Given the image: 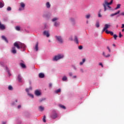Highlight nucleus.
Masks as SVG:
<instances>
[{"instance_id": "nucleus-56", "label": "nucleus", "mask_w": 124, "mask_h": 124, "mask_svg": "<svg viewBox=\"0 0 124 124\" xmlns=\"http://www.w3.org/2000/svg\"><path fill=\"white\" fill-rule=\"evenodd\" d=\"M69 39H70V41H72L73 40V38L72 37H70L69 38Z\"/></svg>"}, {"instance_id": "nucleus-25", "label": "nucleus", "mask_w": 124, "mask_h": 124, "mask_svg": "<svg viewBox=\"0 0 124 124\" xmlns=\"http://www.w3.org/2000/svg\"><path fill=\"white\" fill-rule=\"evenodd\" d=\"M4 6V3L0 2V8H2Z\"/></svg>"}, {"instance_id": "nucleus-52", "label": "nucleus", "mask_w": 124, "mask_h": 124, "mask_svg": "<svg viewBox=\"0 0 124 124\" xmlns=\"http://www.w3.org/2000/svg\"><path fill=\"white\" fill-rule=\"evenodd\" d=\"M49 87H52V83H49Z\"/></svg>"}, {"instance_id": "nucleus-62", "label": "nucleus", "mask_w": 124, "mask_h": 124, "mask_svg": "<svg viewBox=\"0 0 124 124\" xmlns=\"http://www.w3.org/2000/svg\"><path fill=\"white\" fill-rule=\"evenodd\" d=\"M42 100H40V102H42Z\"/></svg>"}, {"instance_id": "nucleus-33", "label": "nucleus", "mask_w": 124, "mask_h": 124, "mask_svg": "<svg viewBox=\"0 0 124 124\" xmlns=\"http://www.w3.org/2000/svg\"><path fill=\"white\" fill-rule=\"evenodd\" d=\"M8 89H9V90L11 91V90H13V87H12V86L9 85V86H8Z\"/></svg>"}, {"instance_id": "nucleus-16", "label": "nucleus", "mask_w": 124, "mask_h": 124, "mask_svg": "<svg viewBox=\"0 0 124 124\" xmlns=\"http://www.w3.org/2000/svg\"><path fill=\"white\" fill-rule=\"evenodd\" d=\"M1 38L2 40H4L5 42H6L7 43H8V40H7V38L5 36L2 35L1 36Z\"/></svg>"}, {"instance_id": "nucleus-18", "label": "nucleus", "mask_w": 124, "mask_h": 124, "mask_svg": "<svg viewBox=\"0 0 124 124\" xmlns=\"http://www.w3.org/2000/svg\"><path fill=\"white\" fill-rule=\"evenodd\" d=\"M34 49L36 50V51H38V42H37L35 46L34 47Z\"/></svg>"}, {"instance_id": "nucleus-54", "label": "nucleus", "mask_w": 124, "mask_h": 124, "mask_svg": "<svg viewBox=\"0 0 124 124\" xmlns=\"http://www.w3.org/2000/svg\"><path fill=\"white\" fill-rule=\"evenodd\" d=\"M124 28V24H122V29Z\"/></svg>"}, {"instance_id": "nucleus-10", "label": "nucleus", "mask_w": 124, "mask_h": 124, "mask_svg": "<svg viewBox=\"0 0 124 124\" xmlns=\"http://www.w3.org/2000/svg\"><path fill=\"white\" fill-rule=\"evenodd\" d=\"M35 94L36 96H39V95H41V92H40V91H39L38 90H36L35 91Z\"/></svg>"}, {"instance_id": "nucleus-8", "label": "nucleus", "mask_w": 124, "mask_h": 124, "mask_svg": "<svg viewBox=\"0 0 124 124\" xmlns=\"http://www.w3.org/2000/svg\"><path fill=\"white\" fill-rule=\"evenodd\" d=\"M0 29L2 31L5 30L6 29L5 25L2 24L1 22H0Z\"/></svg>"}, {"instance_id": "nucleus-57", "label": "nucleus", "mask_w": 124, "mask_h": 124, "mask_svg": "<svg viewBox=\"0 0 124 124\" xmlns=\"http://www.w3.org/2000/svg\"><path fill=\"white\" fill-rule=\"evenodd\" d=\"M2 124H6V122H3L2 123Z\"/></svg>"}, {"instance_id": "nucleus-55", "label": "nucleus", "mask_w": 124, "mask_h": 124, "mask_svg": "<svg viewBox=\"0 0 124 124\" xmlns=\"http://www.w3.org/2000/svg\"><path fill=\"white\" fill-rule=\"evenodd\" d=\"M77 78L76 76H73V78Z\"/></svg>"}, {"instance_id": "nucleus-27", "label": "nucleus", "mask_w": 124, "mask_h": 124, "mask_svg": "<svg viewBox=\"0 0 124 124\" xmlns=\"http://www.w3.org/2000/svg\"><path fill=\"white\" fill-rule=\"evenodd\" d=\"M32 88L30 87L29 88L26 89V92L28 93L30 91V90H31Z\"/></svg>"}, {"instance_id": "nucleus-34", "label": "nucleus", "mask_w": 124, "mask_h": 124, "mask_svg": "<svg viewBox=\"0 0 124 124\" xmlns=\"http://www.w3.org/2000/svg\"><path fill=\"white\" fill-rule=\"evenodd\" d=\"M28 93V95L29 96H30V97H31L32 98H33V95L32 94H31L29 93Z\"/></svg>"}, {"instance_id": "nucleus-15", "label": "nucleus", "mask_w": 124, "mask_h": 124, "mask_svg": "<svg viewBox=\"0 0 124 124\" xmlns=\"http://www.w3.org/2000/svg\"><path fill=\"white\" fill-rule=\"evenodd\" d=\"M25 47V45L24 44H22L21 43H19V49L20 48H24Z\"/></svg>"}, {"instance_id": "nucleus-30", "label": "nucleus", "mask_w": 124, "mask_h": 124, "mask_svg": "<svg viewBox=\"0 0 124 124\" xmlns=\"http://www.w3.org/2000/svg\"><path fill=\"white\" fill-rule=\"evenodd\" d=\"M61 89L59 88L55 91V93H61Z\"/></svg>"}, {"instance_id": "nucleus-9", "label": "nucleus", "mask_w": 124, "mask_h": 124, "mask_svg": "<svg viewBox=\"0 0 124 124\" xmlns=\"http://www.w3.org/2000/svg\"><path fill=\"white\" fill-rule=\"evenodd\" d=\"M43 34L46 35V37H49L50 36V34L48 31H45L43 32Z\"/></svg>"}, {"instance_id": "nucleus-17", "label": "nucleus", "mask_w": 124, "mask_h": 124, "mask_svg": "<svg viewBox=\"0 0 124 124\" xmlns=\"http://www.w3.org/2000/svg\"><path fill=\"white\" fill-rule=\"evenodd\" d=\"M44 74L42 73H40L39 74V77L41 78H44Z\"/></svg>"}, {"instance_id": "nucleus-20", "label": "nucleus", "mask_w": 124, "mask_h": 124, "mask_svg": "<svg viewBox=\"0 0 124 124\" xmlns=\"http://www.w3.org/2000/svg\"><path fill=\"white\" fill-rule=\"evenodd\" d=\"M46 5V8L48 9H49V8H50V7H51V4H50V2H47Z\"/></svg>"}, {"instance_id": "nucleus-47", "label": "nucleus", "mask_w": 124, "mask_h": 124, "mask_svg": "<svg viewBox=\"0 0 124 124\" xmlns=\"http://www.w3.org/2000/svg\"><path fill=\"white\" fill-rule=\"evenodd\" d=\"M24 10V8H22V9H21V8H19V11H20Z\"/></svg>"}, {"instance_id": "nucleus-35", "label": "nucleus", "mask_w": 124, "mask_h": 124, "mask_svg": "<svg viewBox=\"0 0 124 124\" xmlns=\"http://www.w3.org/2000/svg\"><path fill=\"white\" fill-rule=\"evenodd\" d=\"M95 25H96V28H99L100 27L99 22H97Z\"/></svg>"}, {"instance_id": "nucleus-38", "label": "nucleus", "mask_w": 124, "mask_h": 124, "mask_svg": "<svg viewBox=\"0 0 124 124\" xmlns=\"http://www.w3.org/2000/svg\"><path fill=\"white\" fill-rule=\"evenodd\" d=\"M105 31L106 33L107 34H110V31H108V30H106V31Z\"/></svg>"}, {"instance_id": "nucleus-36", "label": "nucleus", "mask_w": 124, "mask_h": 124, "mask_svg": "<svg viewBox=\"0 0 124 124\" xmlns=\"http://www.w3.org/2000/svg\"><path fill=\"white\" fill-rule=\"evenodd\" d=\"M62 80L63 81H66L67 80V77L66 76H64L62 78Z\"/></svg>"}, {"instance_id": "nucleus-19", "label": "nucleus", "mask_w": 124, "mask_h": 124, "mask_svg": "<svg viewBox=\"0 0 124 124\" xmlns=\"http://www.w3.org/2000/svg\"><path fill=\"white\" fill-rule=\"evenodd\" d=\"M39 109L40 111H43V110H44V107H43L42 106H40L39 107Z\"/></svg>"}, {"instance_id": "nucleus-41", "label": "nucleus", "mask_w": 124, "mask_h": 124, "mask_svg": "<svg viewBox=\"0 0 124 124\" xmlns=\"http://www.w3.org/2000/svg\"><path fill=\"white\" fill-rule=\"evenodd\" d=\"M117 37L118 36L116 34H114L113 37L115 40L117 39Z\"/></svg>"}, {"instance_id": "nucleus-11", "label": "nucleus", "mask_w": 124, "mask_h": 124, "mask_svg": "<svg viewBox=\"0 0 124 124\" xmlns=\"http://www.w3.org/2000/svg\"><path fill=\"white\" fill-rule=\"evenodd\" d=\"M104 2L105 4L111 5L113 3V0H111L110 2H108L107 0H105Z\"/></svg>"}, {"instance_id": "nucleus-63", "label": "nucleus", "mask_w": 124, "mask_h": 124, "mask_svg": "<svg viewBox=\"0 0 124 124\" xmlns=\"http://www.w3.org/2000/svg\"><path fill=\"white\" fill-rule=\"evenodd\" d=\"M117 27H118V25L117 26Z\"/></svg>"}, {"instance_id": "nucleus-23", "label": "nucleus", "mask_w": 124, "mask_h": 124, "mask_svg": "<svg viewBox=\"0 0 124 124\" xmlns=\"http://www.w3.org/2000/svg\"><path fill=\"white\" fill-rule=\"evenodd\" d=\"M74 41L77 44H78V39L76 36H75Z\"/></svg>"}, {"instance_id": "nucleus-5", "label": "nucleus", "mask_w": 124, "mask_h": 124, "mask_svg": "<svg viewBox=\"0 0 124 124\" xmlns=\"http://www.w3.org/2000/svg\"><path fill=\"white\" fill-rule=\"evenodd\" d=\"M56 39L59 42L60 44H62L63 43V41L62 40V38L61 36H55Z\"/></svg>"}, {"instance_id": "nucleus-32", "label": "nucleus", "mask_w": 124, "mask_h": 124, "mask_svg": "<svg viewBox=\"0 0 124 124\" xmlns=\"http://www.w3.org/2000/svg\"><path fill=\"white\" fill-rule=\"evenodd\" d=\"M43 121L44 123L46 122V116L45 115L43 116Z\"/></svg>"}, {"instance_id": "nucleus-4", "label": "nucleus", "mask_w": 124, "mask_h": 124, "mask_svg": "<svg viewBox=\"0 0 124 124\" xmlns=\"http://www.w3.org/2000/svg\"><path fill=\"white\" fill-rule=\"evenodd\" d=\"M102 5L104 9V12H106L107 10V8H108L109 9H111V7L109 6L110 4L108 5V4H105V2H104L102 4Z\"/></svg>"}, {"instance_id": "nucleus-53", "label": "nucleus", "mask_w": 124, "mask_h": 124, "mask_svg": "<svg viewBox=\"0 0 124 124\" xmlns=\"http://www.w3.org/2000/svg\"><path fill=\"white\" fill-rule=\"evenodd\" d=\"M80 72H81L82 73L83 72V69H82V68H81V69H80Z\"/></svg>"}, {"instance_id": "nucleus-26", "label": "nucleus", "mask_w": 124, "mask_h": 124, "mask_svg": "<svg viewBox=\"0 0 124 124\" xmlns=\"http://www.w3.org/2000/svg\"><path fill=\"white\" fill-rule=\"evenodd\" d=\"M59 107H60L61 108H63V109H66L65 106H64L62 105V104L59 105Z\"/></svg>"}, {"instance_id": "nucleus-37", "label": "nucleus", "mask_w": 124, "mask_h": 124, "mask_svg": "<svg viewBox=\"0 0 124 124\" xmlns=\"http://www.w3.org/2000/svg\"><path fill=\"white\" fill-rule=\"evenodd\" d=\"M12 10V8L10 6L8 7L7 8V11H10Z\"/></svg>"}, {"instance_id": "nucleus-45", "label": "nucleus", "mask_w": 124, "mask_h": 124, "mask_svg": "<svg viewBox=\"0 0 124 124\" xmlns=\"http://www.w3.org/2000/svg\"><path fill=\"white\" fill-rule=\"evenodd\" d=\"M6 69H7L8 74H10V72L9 69L7 67L6 68Z\"/></svg>"}, {"instance_id": "nucleus-22", "label": "nucleus", "mask_w": 124, "mask_h": 124, "mask_svg": "<svg viewBox=\"0 0 124 124\" xmlns=\"http://www.w3.org/2000/svg\"><path fill=\"white\" fill-rule=\"evenodd\" d=\"M103 55L104 57H106V58L110 57V54H108L107 55H106L105 53L104 52H103Z\"/></svg>"}, {"instance_id": "nucleus-40", "label": "nucleus", "mask_w": 124, "mask_h": 124, "mask_svg": "<svg viewBox=\"0 0 124 124\" xmlns=\"http://www.w3.org/2000/svg\"><path fill=\"white\" fill-rule=\"evenodd\" d=\"M82 48H83L82 46L80 45V46H78V49H79V50H82Z\"/></svg>"}, {"instance_id": "nucleus-49", "label": "nucleus", "mask_w": 124, "mask_h": 124, "mask_svg": "<svg viewBox=\"0 0 124 124\" xmlns=\"http://www.w3.org/2000/svg\"><path fill=\"white\" fill-rule=\"evenodd\" d=\"M110 34L112 36L113 35V32L112 31H111L110 32Z\"/></svg>"}, {"instance_id": "nucleus-6", "label": "nucleus", "mask_w": 124, "mask_h": 124, "mask_svg": "<svg viewBox=\"0 0 124 124\" xmlns=\"http://www.w3.org/2000/svg\"><path fill=\"white\" fill-rule=\"evenodd\" d=\"M14 47H16L17 49H20V42H16L14 43Z\"/></svg>"}, {"instance_id": "nucleus-51", "label": "nucleus", "mask_w": 124, "mask_h": 124, "mask_svg": "<svg viewBox=\"0 0 124 124\" xmlns=\"http://www.w3.org/2000/svg\"><path fill=\"white\" fill-rule=\"evenodd\" d=\"M99 65L101 66L102 68L103 67V65L101 62L99 63Z\"/></svg>"}, {"instance_id": "nucleus-61", "label": "nucleus", "mask_w": 124, "mask_h": 124, "mask_svg": "<svg viewBox=\"0 0 124 124\" xmlns=\"http://www.w3.org/2000/svg\"><path fill=\"white\" fill-rule=\"evenodd\" d=\"M124 29H123V30H122V32H124Z\"/></svg>"}, {"instance_id": "nucleus-1", "label": "nucleus", "mask_w": 124, "mask_h": 124, "mask_svg": "<svg viewBox=\"0 0 124 124\" xmlns=\"http://www.w3.org/2000/svg\"><path fill=\"white\" fill-rule=\"evenodd\" d=\"M59 20L58 17H54L52 19V21L53 22H54V26L56 27H60V22L57 21Z\"/></svg>"}, {"instance_id": "nucleus-2", "label": "nucleus", "mask_w": 124, "mask_h": 124, "mask_svg": "<svg viewBox=\"0 0 124 124\" xmlns=\"http://www.w3.org/2000/svg\"><path fill=\"white\" fill-rule=\"evenodd\" d=\"M64 56L63 54H58L57 55H56L53 59V61H58L60 59H62L63 58Z\"/></svg>"}, {"instance_id": "nucleus-46", "label": "nucleus", "mask_w": 124, "mask_h": 124, "mask_svg": "<svg viewBox=\"0 0 124 124\" xmlns=\"http://www.w3.org/2000/svg\"><path fill=\"white\" fill-rule=\"evenodd\" d=\"M21 108V105H18V106H17V108H18V109H20Z\"/></svg>"}, {"instance_id": "nucleus-21", "label": "nucleus", "mask_w": 124, "mask_h": 124, "mask_svg": "<svg viewBox=\"0 0 124 124\" xmlns=\"http://www.w3.org/2000/svg\"><path fill=\"white\" fill-rule=\"evenodd\" d=\"M20 65L23 68H26V65L23 63H20Z\"/></svg>"}, {"instance_id": "nucleus-31", "label": "nucleus", "mask_w": 124, "mask_h": 124, "mask_svg": "<svg viewBox=\"0 0 124 124\" xmlns=\"http://www.w3.org/2000/svg\"><path fill=\"white\" fill-rule=\"evenodd\" d=\"M120 7H121V4H118L117 6V7L115 8V10H117L118 9H120Z\"/></svg>"}, {"instance_id": "nucleus-39", "label": "nucleus", "mask_w": 124, "mask_h": 124, "mask_svg": "<svg viewBox=\"0 0 124 124\" xmlns=\"http://www.w3.org/2000/svg\"><path fill=\"white\" fill-rule=\"evenodd\" d=\"M85 17H86V18L87 19H89V18H90V14H88L87 15H86Z\"/></svg>"}, {"instance_id": "nucleus-12", "label": "nucleus", "mask_w": 124, "mask_h": 124, "mask_svg": "<svg viewBox=\"0 0 124 124\" xmlns=\"http://www.w3.org/2000/svg\"><path fill=\"white\" fill-rule=\"evenodd\" d=\"M17 79L19 82H22V78L20 75H18Z\"/></svg>"}, {"instance_id": "nucleus-42", "label": "nucleus", "mask_w": 124, "mask_h": 124, "mask_svg": "<svg viewBox=\"0 0 124 124\" xmlns=\"http://www.w3.org/2000/svg\"><path fill=\"white\" fill-rule=\"evenodd\" d=\"M98 17H100V18L102 17V15H101L100 13H98Z\"/></svg>"}, {"instance_id": "nucleus-7", "label": "nucleus", "mask_w": 124, "mask_h": 124, "mask_svg": "<svg viewBox=\"0 0 124 124\" xmlns=\"http://www.w3.org/2000/svg\"><path fill=\"white\" fill-rule=\"evenodd\" d=\"M110 26H111V25L110 24H106L105 25V27L104 28V29L102 30V32H104L106 30H107V29H108Z\"/></svg>"}, {"instance_id": "nucleus-14", "label": "nucleus", "mask_w": 124, "mask_h": 124, "mask_svg": "<svg viewBox=\"0 0 124 124\" xmlns=\"http://www.w3.org/2000/svg\"><path fill=\"white\" fill-rule=\"evenodd\" d=\"M120 13V11L119 10V11H118L117 12H116V13H115L114 14H111V15H110V16L111 17H113V16H116V15L119 14Z\"/></svg>"}, {"instance_id": "nucleus-43", "label": "nucleus", "mask_w": 124, "mask_h": 124, "mask_svg": "<svg viewBox=\"0 0 124 124\" xmlns=\"http://www.w3.org/2000/svg\"><path fill=\"white\" fill-rule=\"evenodd\" d=\"M119 37L120 38H121L122 37V35L121 34V32H120V33H119Z\"/></svg>"}, {"instance_id": "nucleus-44", "label": "nucleus", "mask_w": 124, "mask_h": 124, "mask_svg": "<svg viewBox=\"0 0 124 124\" xmlns=\"http://www.w3.org/2000/svg\"><path fill=\"white\" fill-rule=\"evenodd\" d=\"M107 49H108V50L109 51V52L110 53L111 52V50L109 48V47L108 46H107Z\"/></svg>"}, {"instance_id": "nucleus-24", "label": "nucleus", "mask_w": 124, "mask_h": 124, "mask_svg": "<svg viewBox=\"0 0 124 124\" xmlns=\"http://www.w3.org/2000/svg\"><path fill=\"white\" fill-rule=\"evenodd\" d=\"M85 62V59H82V62H80L79 64L80 65H82L83 64V63Z\"/></svg>"}, {"instance_id": "nucleus-59", "label": "nucleus", "mask_w": 124, "mask_h": 124, "mask_svg": "<svg viewBox=\"0 0 124 124\" xmlns=\"http://www.w3.org/2000/svg\"><path fill=\"white\" fill-rule=\"evenodd\" d=\"M112 46H116V45L114 44H113V45H112Z\"/></svg>"}, {"instance_id": "nucleus-13", "label": "nucleus", "mask_w": 124, "mask_h": 124, "mask_svg": "<svg viewBox=\"0 0 124 124\" xmlns=\"http://www.w3.org/2000/svg\"><path fill=\"white\" fill-rule=\"evenodd\" d=\"M17 52L16 48L15 47H12V53L13 54H16Z\"/></svg>"}, {"instance_id": "nucleus-60", "label": "nucleus", "mask_w": 124, "mask_h": 124, "mask_svg": "<svg viewBox=\"0 0 124 124\" xmlns=\"http://www.w3.org/2000/svg\"><path fill=\"white\" fill-rule=\"evenodd\" d=\"M16 103H17V102H18V100H16Z\"/></svg>"}, {"instance_id": "nucleus-28", "label": "nucleus", "mask_w": 124, "mask_h": 124, "mask_svg": "<svg viewBox=\"0 0 124 124\" xmlns=\"http://www.w3.org/2000/svg\"><path fill=\"white\" fill-rule=\"evenodd\" d=\"M21 7L22 8H23V9H24L25 7V4L23 3H21L20 4Z\"/></svg>"}, {"instance_id": "nucleus-3", "label": "nucleus", "mask_w": 124, "mask_h": 124, "mask_svg": "<svg viewBox=\"0 0 124 124\" xmlns=\"http://www.w3.org/2000/svg\"><path fill=\"white\" fill-rule=\"evenodd\" d=\"M50 117L52 119H55L58 117V113H57V112L55 110H53L51 115Z\"/></svg>"}, {"instance_id": "nucleus-29", "label": "nucleus", "mask_w": 124, "mask_h": 124, "mask_svg": "<svg viewBox=\"0 0 124 124\" xmlns=\"http://www.w3.org/2000/svg\"><path fill=\"white\" fill-rule=\"evenodd\" d=\"M16 30L17 31H20V28L19 26H16Z\"/></svg>"}, {"instance_id": "nucleus-50", "label": "nucleus", "mask_w": 124, "mask_h": 124, "mask_svg": "<svg viewBox=\"0 0 124 124\" xmlns=\"http://www.w3.org/2000/svg\"><path fill=\"white\" fill-rule=\"evenodd\" d=\"M69 76H70V77H72L73 75L72 73H71V72L69 73Z\"/></svg>"}, {"instance_id": "nucleus-48", "label": "nucleus", "mask_w": 124, "mask_h": 124, "mask_svg": "<svg viewBox=\"0 0 124 124\" xmlns=\"http://www.w3.org/2000/svg\"><path fill=\"white\" fill-rule=\"evenodd\" d=\"M121 16H124V12H122L120 14Z\"/></svg>"}, {"instance_id": "nucleus-58", "label": "nucleus", "mask_w": 124, "mask_h": 124, "mask_svg": "<svg viewBox=\"0 0 124 124\" xmlns=\"http://www.w3.org/2000/svg\"><path fill=\"white\" fill-rule=\"evenodd\" d=\"M101 12V10H100L99 11L98 14H100Z\"/></svg>"}]
</instances>
